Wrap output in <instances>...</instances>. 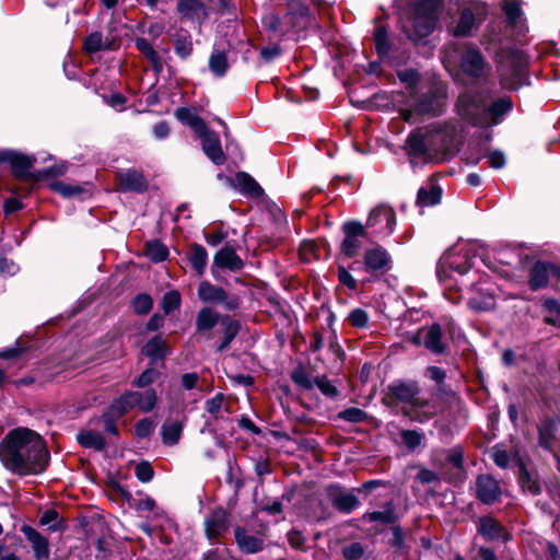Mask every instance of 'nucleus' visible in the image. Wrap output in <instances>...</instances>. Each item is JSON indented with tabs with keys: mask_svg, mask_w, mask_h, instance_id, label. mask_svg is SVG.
Returning a JSON list of instances; mask_svg holds the SVG:
<instances>
[{
	"mask_svg": "<svg viewBox=\"0 0 560 560\" xmlns=\"http://www.w3.org/2000/svg\"><path fill=\"white\" fill-rule=\"evenodd\" d=\"M49 459L50 454L42 436L27 428L11 430L0 443V460L13 474H42Z\"/></svg>",
	"mask_w": 560,
	"mask_h": 560,
	"instance_id": "nucleus-1",
	"label": "nucleus"
},
{
	"mask_svg": "<svg viewBox=\"0 0 560 560\" xmlns=\"http://www.w3.org/2000/svg\"><path fill=\"white\" fill-rule=\"evenodd\" d=\"M460 131L454 122H436L413 131L407 142L409 154L425 162L448 160L458 151Z\"/></svg>",
	"mask_w": 560,
	"mask_h": 560,
	"instance_id": "nucleus-2",
	"label": "nucleus"
},
{
	"mask_svg": "<svg viewBox=\"0 0 560 560\" xmlns=\"http://www.w3.org/2000/svg\"><path fill=\"white\" fill-rule=\"evenodd\" d=\"M512 108L513 103L510 97L497 98L487 106L485 97L472 91L460 94L456 104L457 114L474 126L498 125Z\"/></svg>",
	"mask_w": 560,
	"mask_h": 560,
	"instance_id": "nucleus-3",
	"label": "nucleus"
},
{
	"mask_svg": "<svg viewBox=\"0 0 560 560\" xmlns=\"http://www.w3.org/2000/svg\"><path fill=\"white\" fill-rule=\"evenodd\" d=\"M388 390L395 398L406 404L404 413L411 420L425 422L432 418L433 412L428 409V404L417 397L419 388L416 382H393Z\"/></svg>",
	"mask_w": 560,
	"mask_h": 560,
	"instance_id": "nucleus-4",
	"label": "nucleus"
},
{
	"mask_svg": "<svg viewBox=\"0 0 560 560\" xmlns=\"http://www.w3.org/2000/svg\"><path fill=\"white\" fill-rule=\"evenodd\" d=\"M443 0H419L412 11V32L409 37L413 40L429 36L435 28Z\"/></svg>",
	"mask_w": 560,
	"mask_h": 560,
	"instance_id": "nucleus-5",
	"label": "nucleus"
},
{
	"mask_svg": "<svg viewBox=\"0 0 560 560\" xmlns=\"http://www.w3.org/2000/svg\"><path fill=\"white\" fill-rule=\"evenodd\" d=\"M527 60L523 54H513L500 67L502 84L511 90L521 88L526 82Z\"/></svg>",
	"mask_w": 560,
	"mask_h": 560,
	"instance_id": "nucleus-6",
	"label": "nucleus"
},
{
	"mask_svg": "<svg viewBox=\"0 0 560 560\" xmlns=\"http://www.w3.org/2000/svg\"><path fill=\"white\" fill-rule=\"evenodd\" d=\"M486 7L481 3H474L460 11L456 25L451 30L456 37L471 36L479 27L486 16Z\"/></svg>",
	"mask_w": 560,
	"mask_h": 560,
	"instance_id": "nucleus-7",
	"label": "nucleus"
},
{
	"mask_svg": "<svg viewBox=\"0 0 560 560\" xmlns=\"http://www.w3.org/2000/svg\"><path fill=\"white\" fill-rule=\"evenodd\" d=\"M327 498L331 505L342 514H350L360 506L358 498L360 488L347 490L338 483H332L327 487Z\"/></svg>",
	"mask_w": 560,
	"mask_h": 560,
	"instance_id": "nucleus-8",
	"label": "nucleus"
},
{
	"mask_svg": "<svg viewBox=\"0 0 560 560\" xmlns=\"http://www.w3.org/2000/svg\"><path fill=\"white\" fill-rule=\"evenodd\" d=\"M284 25L290 33H299L312 23V15L307 4L302 0H287Z\"/></svg>",
	"mask_w": 560,
	"mask_h": 560,
	"instance_id": "nucleus-9",
	"label": "nucleus"
},
{
	"mask_svg": "<svg viewBox=\"0 0 560 560\" xmlns=\"http://www.w3.org/2000/svg\"><path fill=\"white\" fill-rule=\"evenodd\" d=\"M447 98V86L444 82H435L424 97L415 105L413 110L418 114L440 115L443 113Z\"/></svg>",
	"mask_w": 560,
	"mask_h": 560,
	"instance_id": "nucleus-10",
	"label": "nucleus"
},
{
	"mask_svg": "<svg viewBox=\"0 0 560 560\" xmlns=\"http://www.w3.org/2000/svg\"><path fill=\"white\" fill-rule=\"evenodd\" d=\"M197 293L203 303L221 304L228 311H234L240 305L237 296H229L224 289L215 287L207 280L199 283Z\"/></svg>",
	"mask_w": 560,
	"mask_h": 560,
	"instance_id": "nucleus-11",
	"label": "nucleus"
},
{
	"mask_svg": "<svg viewBox=\"0 0 560 560\" xmlns=\"http://www.w3.org/2000/svg\"><path fill=\"white\" fill-rule=\"evenodd\" d=\"M342 231L341 253L349 258L357 256L362 247L361 238L366 236L364 225L359 221H348L343 223Z\"/></svg>",
	"mask_w": 560,
	"mask_h": 560,
	"instance_id": "nucleus-12",
	"label": "nucleus"
},
{
	"mask_svg": "<svg viewBox=\"0 0 560 560\" xmlns=\"http://www.w3.org/2000/svg\"><path fill=\"white\" fill-rule=\"evenodd\" d=\"M550 278L560 280V266L536 261L529 271L528 284L532 290L537 291L547 287Z\"/></svg>",
	"mask_w": 560,
	"mask_h": 560,
	"instance_id": "nucleus-13",
	"label": "nucleus"
},
{
	"mask_svg": "<svg viewBox=\"0 0 560 560\" xmlns=\"http://www.w3.org/2000/svg\"><path fill=\"white\" fill-rule=\"evenodd\" d=\"M487 62L481 51L474 46H467L460 55V68L469 77L481 78L487 70Z\"/></svg>",
	"mask_w": 560,
	"mask_h": 560,
	"instance_id": "nucleus-14",
	"label": "nucleus"
},
{
	"mask_svg": "<svg viewBox=\"0 0 560 560\" xmlns=\"http://www.w3.org/2000/svg\"><path fill=\"white\" fill-rule=\"evenodd\" d=\"M244 267L243 259L236 254L235 249L225 245L213 257V264L211 268V273L213 278H218L217 270L218 269H228L232 272H237L242 270Z\"/></svg>",
	"mask_w": 560,
	"mask_h": 560,
	"instance_id": "nucleus-15",
	"label": "nucleus"
},
{
	"mask_svg": "<svg viewBox=\"0 0 560 560\" xmlns=\"http://www.w3.org/2000/svg\"><path fill=\"white\" fill-rule=\"evenodd\" d=\"M35 158L23 154L15 150H0V163L8 162L12 167V172L19 178H26L30 170L35 163Z\"/></svg>",
	"mask_w": 560,
	"mask_h": 560,
	"instance_id": "nucleus-16",
	"label": "nucleus"
},
{
	"mask_svg": "<svg viewBox=\"0 0 560 560\" xmlns=\"http://www.w3.org/2000/svg\"><path fill=\"white\" fill-rule=\"evenodd\" d=\"M477 532L488 541L506 542L512 539L506 528L491 516H482L478 520Z\"/></svg>",
	"mask_w": 560,
	"mask_h": 560,
	"instance_id": "nucleus-17",
	"label": "nucleus"
},
{
	"mask_svg": "<svg viewBox=\"0 0 560 560\" xmlns=\"http://www.w3.org/2000/svg\"><path fill=\"white\" fill-rule=\"evenodd\" d=\"M176 10L183 20L198 26L208 18V9L201 0H177Z\"/></svg>",
	"mask_w": 560,
	"mask_h": 560,
	"instance_id": "nucleus-18",
	"label": "nucleus"
},
{
	"mask_svg": "<svg viewBox=\"0 0 560 560\" xmlns=\"http://www.w3.org/2000/svg\"><path fill=\"white\" fill-rule=\"evenodd\" d=\"M499 482L489 475H481L476 480V495L485 504H492L501 497Z\"/></svg>",
	"mask_w": 560,
	"mask_h": 560,
	"instance_id": "nucleus-19",
	"label": "nucleus"
},
{
	"mask_svg": "<svg viewBox=\"0 0 560 560\" xmlns=\"http://www.w3.org/2000/svg\"><path fill=\"white\" fill-rule=\"evenodd\" d=\"M201 139L202 150L205 154L215 164L222 165L225 161L219 136L208 127L205 132L197 135Z\"/></svg>",
	"mask_w": 560,
	"mask_h": 560,
	"instance_id": "nucleus-20",
	"label": "nucleus"
},
{
	"mask_svg": "<svg viewBox=\"0 0 560 560\" xmlns=\"http://www.w3.org/2000/svg\"><path fill=\"white\" fill-rule=\"evenodd\" d=\"M444 267L450 268L452 271L457 272L459 276L467 273L471 267L467 253L463 255H455L453 249L447 250L441 258L438 267V275L440 280L443 279Z\"/></svg>",
	"mask_w": 560,
	"mask_h": 560,
	"instance_id": "nucleus-21",
	"label": "nucleus"
},
{
	"mask_svg": "<svg viewBox=\"0 0 560 560\" xmlns=\"http://www.w3.org/2000/svg\"><path fill=\"white\" fill-rule=\"evenodd\" d=\"M468 294V306L471 310L481 312L489 311L494 306V296L486 282H480L479 287L470 288Z\"/></svg>",
	"mask_w": 560,
	"mask_h": 560,
	"instance_id": "nucleus-22",
	"label": "nucleus"
},
{
	"mask_svg": "<svg viewBox=\"0 0 560 560\" xmlns=\"http://www.w3.org/2000/svg\"><path fill=\"white\" fill-rule=\"evenodd\" d=\"M22 533L26 537V539L31 542L34 556L37 560L48 559L49 557V542L46 537H44L35 528L24 525L22 527Z\"/></svg>",
	"mask_w": 560,
	"mask_h": 560,
	"instance_id": "nucleus-23",
	"label": "nucleus"
},
{
	"mask_svg": "<svg viewBox=\"0 0 560 560\" xmlns=\"http://www.w3.org/2000/svg\"><path fill=\"white\" fill-rule=\"evenodd\" d=\"M206 534L209 539H214L228 530V515L224 510L213 511L206 520Z\"/></svg>",
	"mask_w": 560,
	"mask_h": 560,
	"instance_id": "nucleus-24",
	"label": "nucleus"
},
{
	"mask_svg": "<svg viewBox=\"0 0 560 560\" xmlns=\"http://www.w3.org/2000/svg\"><path fill=\"white\" fill-rule=\"evenodd\" d=\"M517 479L523 491L528 492L533 495H538L541 492V486L538 476L534 471H529L525 464L517 458Z\"/></svg>",
	"mask_w": 560,
	"mask_h": 560,
	"instance_id": "nucleus-25",
	"label": "nucleus"
},
{
	"mask_svg": "<svg viewBox=\"0 0 560 560\" xmlns=\"http://www.w3.org/2000/svg\"><path fill=\"white\" fill-rule=\"evenodd\" d=\"M122 189L142 192L148 188V182L142 173L136 170H126L118 174Z\"/></svg>",
	"mask_w": 560,
	"mask_h": 560,
	"instance_id": "nucleus-26",
	"label": "nucleus"
},
{
	"mask_svg": "<svg viewBox=\"0 0 560 560\" xmlns=\"http://www.w3.org/2000/svg\"><path fill=\"white\" fill-rule=\"evenodd\" d=\"M175 117L183 124L192 129L196 135L205 132L208 127L206 121L197 114L195 108L179 107L175 110Z\"/></svg>",
	"mask_w": 560,
	"mask_h": 560,
	"instance_id": "nucleus-27",
	"label": "nucleus"
},
{
	"mask_svg": "<svg viewBox=\"0 0 560 560\" xmlns=\"http://www.w3.org/2000/svg\"><path fill=\"white\" fill-rule=\"evenodd\" d=\"M235 540L241 551L245 553H256L264 548V541L260 538L248 534L242 527H236Z\"/></svg>",
	"mask_w": 560,
	"mask_h": 560,
	"instance_id": "nucleus-28",
	"label": "nucleus"
},
{
	"mask_svg": "<svg viewBox=\"0 0 560 560\" xmlns=\"http://www.w3.org/2000/svg\"><path fill=\"white\" fill-rule=\"evenodd\" d=\"M221 316L210 307H202L196 317V329L198 332H209L218 324L221 325Z\"/></svg>",
	"mask_w": 560,
	"mask_h": 560,
	"instance_id": "nucleus-29",
	"label": "nucleus"
},
{
	"mask_svg": "<svg viewBox=\"0 0 560 560\" xmlns=\"http://www.w3.org/2000/svg\"><path fill=\"white\" fill-rule=\"evenodd\" d=\"M187 258L197 275L202 276L208 265L207 249L202 245L194 243L189 247Z\"/></svg>",
	"mask_w": 560,
	"mask_h": 560,
	"instance_id": "nucleus-30",
	"label": "nucleus"
},
{
	"mask_svg": "<svg viewBox=\"0 0 560 560\" xmlns=\"http://www.w3.org/2000/svg\"><path fill=\"white\" fill-rule=\"evenodd\" d=\"M234 185L241 192L250 197L258 198L264 194V190L258 183L249 174L244 172L236 174Z\"/></svg>",
	"mask_w": 560,
	"mask_h": 560,
	"instance_id": "nucleus-31",
	"label": "nucleus"
},
{
	"mask_svg": "<svg viewBox=\"0 0 560 560\" xmlns=\"http://www.w3.org/2000/svg\"><path fill=\"white\" fill-rule=\"evenodd\" d=\"M385 267V250L381 246L368 248L364 253V268L370 273L377 272Z\"/></svg>",
	"mask_w": 560,
	"mask_h": 560,
	"instance_id": "nucleus-32",
	"label": "nucleus"
},
{
	"mask_svg": "<svg viewBox=\"0 0 560 560\" xmlns=\"http://www.w3.org/2000/svg\"><path fill=\"white\" fill-rule=\"evenodd\" d=\"M133 407L143 412L153 410L156 405L158 396L154 389L148 388L144 392H130Z\"/></svg>",
	"mask_w": 560,
	"mask_h": 560,
	"instance_id": "nucleus-33",
	"label": "nucleus"
},
{
	"mask_svg": "<svg viewBox=\"0 0 560 560\" xmlns=\"http://www.w3.org/2000/svg\"><path fill=\"white\" fill-rule=\"evenodd\" d=\"M221 327L223 339L217 347V350L220 352L225 350L236 337L240 330V323L230 316H223L221 318Z\"/></svg>",
	"mask_w": 560,
	"mask_h": 560,
	"instance_id": "nucleus-34",
	"label": "nucleus"
},
{
	"mask_svg": "<svg viewBox=\"0 0 560 560\" xmlns=\"http://www.w3.org/2000/svg\"><path fill=\"white\" fill-rule=\"evenodd\" d=\"M77 440L79 444L86 448H93L95 451H103L106 446V442L102 433L93 430H82L78 433Z\"/></svg>",
	"mask_w": 560,
	"mask_h": 560,
	"instance_id": "nucleus-35",
	"label": "nucleus"
},
{
	"mask_svg": "<svg viewBox=\"0 0 560 560\" xmlns=\"http://www.w3.org/2000/svg\"><path fill=\"white\" fill-rule=\"evenodd\" d=\"M424 347L435 354L443 353L445 343L442 341V330L439 325H432L424 332Z\"/></svg>",
	"mask_w": 560,
	"mask_h": 560,
	"instance_id": "nucleus-36",
	"label": "nucleus"
},
{
	"mask_svg": "<svg viewBox=\"0 0 560 560\" xmlns=\"http://www.w3.org/2000/svg\"><path fill=\"white\" fill-rule=\"evenodd\" d=\"M136 47L137 49L145 56L148 61L151 63L153 70L156 73L162 72L163 70V63L160 58V55L158 51L153 48V46L145 39V38H137L136 39Z\"/></svg>",
	"mask_w": 560,
	"mask_h": 560,
	"instance_id": "nucleus-37",
	"label": "nucleus"
},
{
	"mask_svg": "<svg viewBox=\"0 0 560 560\" xmlns=\"http://www.w3.org/2000/svg\"><path fill=\"white\" fill-rule=\"evenodd\" d=\"M557 424L551 419L544 420L538 427V438L539 445L547 450L551 451L553 447V442L556 438Z\"/></svg>",
	"mask_w": 560,
	"mask_h": 560,
	"instance_id": "nucleus-38",
	"label": "nucleus"
},
{
	"mask_svg": "<svg viewBox=\"0 0 560 560\" xmlns=\"http://www.w3.org/2000/svg\"><path fill=\"white\" fill-rule=\"evenodd\" d=\"M183 423L179 421H166L161 428L162 441L167 446L176 445L182 436Z\"/></svg>",
	"mask_w": 560,
	"mask_h": 560,
	"instance_id": "nucleus-39",
	"label": "nucleus"
},
{
	"mask_svg": "<svg viewBox=\"0 0 560 560\" xmlns=\"http://www.w3.org/2000/svg\"><path fill=\"white\" fill-rule=\"evenodd\" d=\"M143 353L152 361L163 359L166 354L165 341L160 336L153 337L143 347Z\"/></svg>",
	"mask_w": 560,
	"mask_h": 560,
	"instance_id": "nucleus-40",
	"label": "nucleus"
},
{
	"mask_svg": "<svg viewBox=\"0 0 560 560\" xmlns=\"http://www.w3.org/2000/svg\"><path fill=\"white\" fill-rule=\"evenodd\" d=\"M262 26L268 32L278 34V35H285L290 32L287 31L284 25V16H279V14L270 12L262 16L261 20Z\"/></svg>",
	"mask_w": 560,
	"mask_h": 560,
	"instance_id": "nucleus-41",
	"label": "nucleus"
},
{
	"mask_svg": "<svg viewBox=\"0 0 560 560\" xmlns=\"http://www.w3.org/2000/svg\"><path fill=\"white\" fill-rule=\"evenodd\" d=\"M174 49L178 57L185 59L192 51V43L190 34L187 31H180L175 35Z\"/></svg>",
	"mask_w": 560,
	"mask_h": 560,
	"instance_id": "nucleus-42",
	"label": "nucleus"
},
{
	"mask_svg": "<svg viewBox=\"0 0 560 560\" xmlns=\"http://www.w3.org/2000/svg\"><path fill=\"white\" fill-rule=\"evenodd\" d=\"M145 256L153 262H162L167 258L168 249L160 241H151L145 244Z\"/></svg>",
	"mask_w": 560,
	"mask_h": 560,
	"instance_id": "nucleus-43",
	"label": "nucleus"
},
{
	"mask_svg": "<svg viewBox=\"0 0 560 560\" xmlns=\"http://www.w3.org/2000/svg\"><path fill=\"white\" fill-rule=\"evenodd\" d=\"M133 408L135 407L132 398L130 397V392H127L112 401L108 411H110V413L115 417H122Z\"/></svg>",
	"mask_w": 560,
	"mask_h": 560,
	"instance_id": "nucleus-44",
	"label": "nucleus"
},
{
	"mask_svg": "<svg viewBox=\"0 0 560 560\" xmlns=\"http://www.w3.org/2000/svg\"><path fill=\"white\" fill-rule=\"evenodd\" d=\"M133 508L139 512V513H144V512H152L153 513V516L152 518H159V517H162L164 515V511L161 510L158 505H156V502L153 498L149 497V495H144L140 499H138L135 503H133Z\"/></svg>",
	"mask_w": 560,
	"mask_h": 560,
	"instance_id": "nucleus-45",
	"label": "nucleus"
},
{
	"mask_svg": "<svg viewBox=\"0 0 560 560\" xmlns=\"http://www.w3.org/2000/svg\"><path fill=\"white\" fill-rule=\"evenodd\" d=\"M51 189L65 198H73L86 192V189L81 185L68 184L65 182H55L51 184Z\"/></svg>",
	"mask_w": 560,
	"mask_h": 560,
	"instance_id": "nucleus-46",
	"label": "nucleus"
},
{
	"mask_svg": "<svg viewBox=\"0 0 560 560\" xmlns=\"http://www.w3.org/2000/svg\"><path fill=\"white\" fill-rule=\"evenodd\" d=\"M441 189L431 186L430 189L420 188L418 191V203L421 206H434L440 202Z\"/></svg>",
	"mask_w": 560,
	"mask_h": 560,
	"instance_id": "nucleus-47",
	"label": "nucleus"
},
{
	"mask_svg": "<svg viewBox=\"0 0 560 560\" xmlns=\"http://www.w3.org/2000/svg\"><path fill=\"white\" fill-rule=\"evenodd\" d=\"M502 9L506 15L509 23L513 26H517L522 22V11L516 0H505Z\"/></svg>",
	"mask_w": 560,
	"mask_h": 560,
	"instance_id": "nucleus-48",
	"label": "nucleus"
},
{
	"mask_svg": "<svg viewBox=\"0 0 560 560\" xmlns=\"http://www.w3.org/2000/svg\"><path fill=\"white\" fill-rule=\"evenodd\" d=\"M400 438L404 445L410 452H413L418 446L422 444L423 441V434L416 430H402L400 432Z\"/></svg>",
	"mask_w": 560,
	"mask_h": 560,
	"instance_id": "nucleus-49",
	"label": "nucleus"
},
{
	"mask_svg": "<svg viewBox=\"0 0 560 560\" xmlns=\"http://www.w3.org/2000/svg\"><path fill=\"white\" fill-rule=\"evenodd\" d=\"M210 70L219 77H222L228 70V60L224 52H214L209 59Z\"/></svg>",
	"mask_w": 560,
	"mask_h": 560,
	"instance_id": "nucleus-50",
	"label": "nucleus"
},
{
	"mask_svg": "<svg viewBox=\"0 0 560 560\" xmlns=\"http://www.w3.org/2000/svg\"><path fill=\"white\" fill-rule=\"evenodd\" d=\"M544 308L547 312L545 320L560 326V303L557 300L549 299L545 301Z\"/></svg>",
	"mask_w": 560,
	"mask_h": 560,
	"instance_id": "nucleus-51",
	"label": "nucleus"
},
{
	"mask_svg": "<svg viewBox=\"0 0 560 560\" xmlns=\"http://www.w3.org/2000/svg\"><path fill=\"white\" fill-rule=\"evenodd\" d=\"M84 50L88 54H95L106 48V45L103 42L102 33L93 32L91 33L84 40L83 45Z\"/></svg>",
	"mask_w": 560,
	"mask_h": 560,
	"instance_id": "nucleus-52",
	"label": "nucleus"
},
{
	"mask_svg": "<svg viewBox=\"0 0 560 560\" xmlns=\"http://www.w3.org/2000/svg\"><path fill=\"white\" fill-rule=\"evenodd\" d=\"M292 381L304 389H311L314 386L313 382L308 376L307 372L303 368H296L291 374Z\"/></svg>",
	"mask_w": 560,
	"mask_h": 560,
	"instance_id": "nucleus-53",
	"label": "nucleus"
},
{
	"mask_svg": "<svg viewBox=\"0 0 560 560\" xmlns=\"http://www.w3.org/2000/svg\"><path fill=\"white\" fill-rule=\"evenodd\" d=\"M154 429H155L154 421L151 420L150 418H143L136 423L135 434L139 439H145L149 435H151V433L154 431Z\"/></svg>",
	"mask_w": 560,
	"mask_h": 560,
	"instance_id": "nucleus-54",
	"label": "nucleus"
},
{
	"mask_svg": "<svg viewBox=\"0 0 560 560\" xmlns=\"http://www.w3.org/2000/svg\"><path fill=\"white\" fill-rule=\"evenodd\" d=\"M153 301L148 294H139L132 302L133 310L137 314H147L151 311Z\"/></svg>",
	"mask_w": 560,
	"mask_h": 560,
	"instance_id": "nucleus-55",
	"label": "nucleus"
},
{
	"mask_svg": "<svg viewBox=\"0 0 560 560\" xmlns=\"http://www.w3.org/2000/svg\"><path fill=\"white\" fill-rule=\"evenodd\" d=\"M365 412L355 407L347 408L339 412L338 417L342 420H346L348 422L358 423L364 420Z\"/></svg>",
	"mask_w": 560,
	"mask_h": 560,
	"instance_id": "nucleus-56",
	"label": "nucleus"
},
{
	"mask_svg": "<svg viewBox=\"0 0 560 560\" xmlns=\"http://www.w3.org/2000/svg\"><path fill=\"white\" fill-rule=\"evenodd\" d=\"M180 305V295L177 291H170L165 293L162 301L163 310L166 314L178 308Z\"/></svg>",
	"mask_w": 560,
	"mask_h": 560,
	"instance_id": "nucleus-57",
	"label": "nucleus"
},
{
	"mask_svg": "<svg viewBox=\"0 0 560 560\" xmlns=\"http://www.w3.org/2000/svg\"><path fill=\"white\" fill-rule=\"evenodd\" d=\"M135 475L141 482H149L152 480L154 471L149 462H140L136 466Z\"/></svg>",
	"mask_w": 560,
	"mask_h": 560,
	"instance_id": "nucleus-58",
	"label": "nucleus"
},
{
	"mask_svg": "<svg viewBox=\"0 0 560 560\" xmlns=\"http://www.w3.org/2000/svg\"><path fill=\"white\" fill-rule=\"evenodd\" d=\"M364 555V548L360 542H351L342 548V556L347 560H359Z\"/></svg>",
	"mask_w": 560,
	"mask_h": 560,
	"instance_id": "nucleus-59",
	"label": "nucleus"
},
{
	"mask_svg": "<svg viewBox=\"0 0 560 560\" xmlns=\"http://www.w3.org/2000/svg\"><path fill=\"white\" fill-rule=\"evenodd\" d=\"M159 372L154 369L143 371L140 376L133 382V385L139 388H144L151 385L158 377Z\"/></svg>",
	"mask_w": 560,
	"mask_h": 560,
	"instance_id": "nucleus-60",
	"label": "nucleus"
},
{
	"mask_svg": "<svg viewBox=\"0 0 560 560\" xmlns=\"http://www.w3.org/2000/svg\"><path fill=\"white\" fill-rule=\"evenodd\" d=\"M384 217L385 208L383 206H377L374 209H372L366 221V226H364L365 230L376 228L378 224L382 223Z\"/></svg>",
	"mask_w": 560,
	"mask_h": 560,
	"instance_id": "nucleus-61",
	"label": "nucleus"
},
{
	"mask_svg": "<svg viewBox=\"0 0 560 560\" xmlns=\"http://www.w3.org/2000/svg\"><path fill=\"white\" fill-rule=\"evenodd\" d=\"M374 40L378 57L382 59L385 55V26L383 24L375 26Z\"/></svg>",
	"mask_w": 560,
	"mask_h": 560,
	"instance_id": "nucleus-62",
	"label": "nucleus"
},
{
	"mask_svg": "<svg viewBox=\"0 0 560 560\" xmlns=\"http://www.w3.org/2000/svg\"><path fill=\"white\" fill-rule=\"evenodd\" d=\"M348 320L352 326L362 328L366 326L369 317L363 310L355 308L349 314Z\"/></svg>",
	"mask_w": 560,
	"mask_h": 560,
	"instance_id": "nucleus-63",
	"label": "nucleus"
},
{
	"mask_svg": "<svg viewBox=\"0 0 560 560\" xmlns=\"http://www.w3.org/2000/svg\"><path fill=\"white\" fill-rule=\"evenodd\" d=\"M223 400H224L223 394L218 393L214 397H212L211 399H208L206 401V406H205L206 410L210 415L217 416L222 409Z\"/></svg>",
	"mask_w": 560,
	"mask_h": 560,
	"instance_id": "nucleus-64",
	"label": "nucleus"
}]
</instances>
